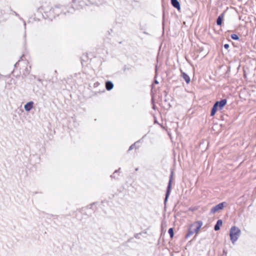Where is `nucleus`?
<instances>
[{
  "mask_svg": "<svg viewBox=\"0 0 256 256\" xmlns=\"http://www.w3.org/2000/svg\"><path fill=\"white\" fill-rule=\"evenodd\" d=\"M203 224L202 221L198 220L194 222V223L190 224L188 228V233L186 235V238H188L192 236L194 234L197 235L200 228Z\"/></svg>",
  "mask_w": 256,
  "mask_h": 256,
  "instance_id": "nucleus-1",
  "label": "nucleus"
},
{
  "mask_svg": "<svg viewBox=\"0 0 256 256\" xmlns=\"http://www.w3.org/2000/svg\"><path fill=\"white\" fill-rule=\"evenodd\" d=\"M241 234V231L239 228L236 226H232L230 231V240L233 244L238 240Z\"/></svg>",
  "mask_w": 256,
  "mask_h": 256,
  "instance_id": "nucleus-2",
  "label": "nucleus"
},
{
  "mask_svg": "<svg viewBox=\"0 0 256 256\" xmlns=\"http://www.w3.org/2000/svg\"><path fill=\"white\" fill-rule=\"evenodd\" d=\"M172 174L170 175V180L168 182V186L167 190H166V198H165L164 202L165 204H166V202L168 200V198L170 196V190H171V188H172Z\"/></svg>",
  "mask_w": 256,
  "mask_h": 256,
  "instance_id": "nucleus-3",
  "label": "nucleus"
},
{
  "mask_svg": "<svg viewBox=\"0 0 256 256\" xmlns=\"http://www.w3.org/2000/svg\"><path fill=\"white\" fill-rule=\"evenodd\" d=\"M226 202H222L214 206L210 210L211 214H214L220 210H222L226 206Z\"/></svg>",
  "mask_w": 256,
  "mask_h": 256,
  "instance_id": "nucleus-4",
  "label": "nucleus"
},
{
  "mask_svg": "<svg viewBox=\"0 0 256 256\" xmlns=\"http://www.w3.org/2000/svg\"><path fill=\"white\" fill-rule=\"evenodd\" d=\"M34 102L32 101L27 102L24 106V110L26 112L30 111L33 108Z\"/></svg>",
  "mask_w": 256,
  "mask_h": 256,
  "instance_id": "nucleus-5",
  "label": "nucleus"
},
{
  "mask_svg": "<svg viewBox=\"0 0 256 256\" xmlns=\"http://www.w3.org/2000/svg\"><path fill=\"white\" fill-rule=\"evenodd\" d=\"M180 72L181 76L187 84H189L190 81V76L182 72V70H180Z\"/></svg>",
  "mask_w": 256,
  "mask_h": 256,
  "instance_id": "nucleus-6",
  "label": "nucleus"
},
{
  "mask_svg": "<svg viewBox=\"0 0 256 256\" xmlns=\"http://www.w3.org/2000/svg\"><path fill=\"white\" fill-rule=\"evenodd\" d=\"M216 102H218V107L219 109L222 110V108L226 104V100L223 99L220 101H218Z\"/></svg>",
  "mask_w": 256,
  "mask_h": 256,
  "instance_id": "nucleus-7",
  "label": "nucleus"
},
{
  "mask_svg": "<svg viewBox=\"0 0 256 256\" xmlns=\"http://www.w3.org/2000/svg\"><path fill=\"white\" fill-rule=\"evenodd\" d=\"M171 4L174 8L180 10V4L178 0H171Z\"/></svg>",
  "mask_w": 256,
  "mask_h": 256,
  "instance_id": "nucleus-8",
  "label": "nucleus"
},
{
  "mask_svg": "<svg viewBox=\"0 0 256 256\" xmlns=\"http://www.w3.org/2000/svg\"><path fill=\"white\" fill-rule=\"evenodd\" d=\"M222 220H218L217 221L216 224L214 226V230L216 231L219 230L220 228V226H222Z\"/></svg>",
  "mask_w": 256,
  "mask_h": 256,
  "instance_id": "nucleus-9",
  "label": "nucleus"
},
{
  "mask_svg": "<svg viewBox=\"0 0 256 256\" xmlns=\"http://www.w3.org/2000/svg\"><path fill=\"white\" fill-rule=\"evenodd\" d=\"M114 87V84L112 82L108 81L106 83V89L108 90H111Z\"/></svg>",
  "mask_w": 256,
  "mask_h": 256,
  "instance_id": "nucleus-10",
  "label": "nucleus"
},
{
  "mask_svg": "<svg viewBox=\"0 0 256 256\" xmlns=\"http://www.w3.org/2000/svg\"><path fill=\"white\" fill-rule=\"evenodd\" d=\"M218 102H216L212 108V111H211V113H210V116H213L215 114L216 110H217V108H218Z\"/></svg>",
  "mask_w": 256,
  "mask_h": 256,
  "instance_id": "nucleus-11",
  "label": "nucleus"
},
{
  "mask_svg": "<svg viewBox=\"0 0 256 256\" xmlns=\"http://www.w3.org/2000/svg\"><path fill=\"white\" fill-rule=\"evenodd\" d=\"M224 17L223 14H221L217 18L216 20V24L218 26H220L222 24V18Z\"/></svg>",
  "mask_w": 256,
  "mask_h": 256,
  "instance_id": "nucleus-12",
  "label": "nucleus"
},
{
  "mask_svg": "<svg viewBox=\"0 0 256 256\" xmlns=\"http://www.w3.org/2000/svg\"><path fill=\"white\" fill-rule=\"evenodd\" d=\"M168 232L170 234V238H172L174 236V230L172 228H169Z\"/></svg>",
  "mask_w": 256,
  "mask_h": 256,
  "instance_id": "nucleus-13",
  "label": "nucleus"
},
{
  "mask_svg": "<svg viewBox=\"0 0 256 256\" xmlns=\"http://www.w3.org/2000/svg\"><path fill=\"white\" fill-rule=\"evenodd\" d=\"M231 38H232V39H233L234 40H239V37L236 34H232L231 35Z\"/></svg>",
  "mask_w": 256,
  "mask_h": 256,
  "instance_id": "nucleus-14",
  "label": "nucleus"
},
{
  "mask_svg": "<svg viewBox=\"0 0 256 256\" xmlns=\"http://www.w3.org/2000/svg\"><path fill=\"white\" fill-rule=\"evenodd\" d=\"M134 144L130 146V147L129 148L128 150H132L134 148Z\"/></svg>",
  "mask_w": 256,
  "mask_h": 256,
  "instance_id": "nucleus-15",
  "label": "nucleus"
},
{
  "mask_svg": "<svg viewBox=\"0 0 256 256\" xmlns=\"http://www.w3.org/2000/svg\"><path fill=\"white\" fill-rule=\"evenodd\" d=\"M224 48L226 49L228 48H229V45L228 44H225L224 45Z\"/></svg>",
  "mask_w": 256,
  "mask_h": 256,
  "instance_id": "nucleus-16",
  "label": "nucleus"
},
{
  "mask_svg": "<svg viewBox=\"0 0 256 256\" xmlns=\"http://www.w3.org/2000/svg\"><path fill=\"white\" fill-rule=\"evenodd\" d=\"M154 83L156 84H158V82L157 80H154Z\"/></svg>",
  "mask_w": 256,
  "mask_h": 256,
  "instance_id": "nucleus-17",
  "label": "nucleus"
},
{
  "mask_svg": "<svg viewBox=\"0 0 256 256\" xmlns=\"http://www.w3.org/2000/svg\"><path fill=\"white\" fill-rule=\"evenodd\" d=\"M38 82H41V80H40V78H38Z\"/></svg>",
  "mask_w": 256,
  "mask_h": 256,
  "instance_id": "nucleus-18",
  "label": "nucleus"
}]
</instances>
